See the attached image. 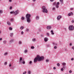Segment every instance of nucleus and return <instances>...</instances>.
<instances>
[{"instance_id":"nucleus-16","label":"nucleus","mask_w":74,"mask_h":74,"mask_svg":"<svg viewBox=\"0 0 74 74\" xmlns=\"http://www.w3.org/2000/svg\"><path fill=\"white\" fill-rule=\"evenodd\" d=\"M7 42V41H6V40H4L3 41V43H4V44H6Z\"/></svg>"},{"instance_id":"nucleus-43","label":"nucleus","mask_w":74,"mask_h":74,"mask_svg":"<svg viewBox=\"0 0 74 74\" xmlns=\"http://www.w3.org/2000/svg\"><path fill=\"white\" fill-rule=\"evenodd\" d=\"M54 49H56L57 48V47L56 46H55L54 47Z\"/></svg>"},{"instance_id":"nucleus-22","label":"nucleus","mask_w":74,"mask_h":74,"mask_svg":"<svg viewBox=\"0 0 74 74\" xmlns=\"http://www.w3.org/2000/svg\"><path fill=\"white\" fill-rule=\"evenodd\" d=\"M53 44L54 45H57V44L55 43H53Z\"/></svg>"},{"instance_id":"nucleus-30","label":"nucleus","mask_w":74,"mask_h":74,"mask_svg":"<svg viewBox=\"0 0 74 74\" xmlns=\"http://www.w3.org/2000/svg\"><path fill=\"white\" fill-rule=\"evenodd\" d=\"M22 63H23V64H25V61H23Z\"/></svg>"},{"instance_id":"nucleus-2","label":"nucleus","mask_w":74,"mask_h":74,"mask_svg":"<svg viewBox=\"0 0 74 74\" xmlns=\"http://www.w3.org/2000/svg\"><path fill=\"white\" fill-rule=\"evenodd\" d=\"M30 16H31L30 14H27L26 15L27 21L28 23H30V20H31Z\"/></svg>"},{"instance_id":"nucleus-25","label":"nucleus","mask_w":74,"mask_h":74,"mask_svg":"<svg viewBox=\"0 0 74 74\" xmlns=\"http://www.w3.org/2000/svg\"><path fill=\"white\" fill-rule=\"evenodd\" d=\"M60 2H61V4H63V0H60Z\"/></svg>"},{"instance_id":"nucleus-21","label":"nucleus","mask_w":74,"mask_h":74,"mask_svg":"<svg viewBox=\"0 0 74 74\" xmlns=\"http://www.w3.org/2000/svg\"><path fill=\"white\" fill-rule=\"evenodd\" d=\"M36 19H39V17H38V16H37L36 17Z\"/></svg>"},{"instance_id":"nucleus-54","label":"nucleus","mask_w":74,"mask_h":74,"mask_svg":"<svg viewBox=\"0 0 74 74\" xmlns=\"http://www.w3.org/2000/svg\"><path fill=\"white\" fill-rule=\"evenodd\" d=\"M53 69L54 70H55V69H56V67H54L53 68Z\"/></svg>"},{"instance_id":"nucleus-52","label":"nucleus","mask_w":74,"mask_h":74,"mask_svg":"<svg viewBox=\"0 0 74 74\" xmlns=\"http://www.w3.org/2000/svg\"><path fill=\"white\" fill-rule=\"evenodd\" d=\"M10 14H12L13 13H14V12H10Z\"/></svg>"},{"instance_id":"nucleus-42","label":"nucleus","mask_w":74,"mask_h":74,"mask_svg":"<svg viewBox=\"0 0 74 74\" xmlns=\"http://www.w3.org/2000/svg\"><path fill=\"white\" fill-rule=\"evenodd\" d=\"M26 73V71H25L23 73V74H25Z\"/></svg>"},{"instance_id":"nucleus-23","label":"nucleus","mask_w":74,"mask_h":74,"mask_svg":"<svg viewBox=\"0 0 74 74\" xmlns=\"http://www.w3.org/2000/svg\"><path fill=\"white\" fill-rule=\"evenodd\" d=\"M56 8H59V6H58V5H56Z\"/></svg>"},{"instance_id":"nucleus-63","label":"nucleus","mask_w":74,"mask_h":74,"mask_svg":"<svg viewBox=\"0 0 74 74\" xmlns=\"http://www.w3.org/2000/svg\"><path fill=\"white\" fill-rule=\"evenodd\" d=\"M71 45H72V44L71 43V44H70V46H71Z\"/></svg>"},{"instance_id":"nucleus-36","label":"nucleus","mask_w":74,"mask_h":74,"mask_svg":"<svg viewBox=\"0 0 74 74\" xmlns=\"http://www.w3.org/2000/svg\"><path fill=\"white\" fill-rule=\"evenodd\" d=\"M32 41H36V39L35 38H34L33 39Z\"/></svg>"},{"instance_id":"nucleus-13","label":"nucleus","mask_w":74,"mask_h":74,"mask_svg":"<svg viewBox=\"0 0 74 74\" xmlns=\"http://www.w3.org/2000/svg\"><path fill=\"white\" fill-rule=\"evenodd\" d=\"M22 58L21 57L20 58V61H19V62H21V60H22Z\"/></svg>"},{"instance_id":"nucleus-5","label":"nucleus","mask_w":74,"mask_h":74,"mask_svg":"<svg viewBox=\"0 0 74 74\" xmlns=\"http://www.w3.org/2000/svg\"><path fill=\"white\" fill-rule=\"evenodd\" d=\"M18 13L19 12H18V10H17L16 11L14 12V15H17V14H18Z\"/></svg>"},{"instance_id":"nucleus-1","label":"nucleus","mask_w":74,"mask_h":74,"mask_svg":"<svg viewBox=\"0 0 74 74\" xmlns=\"http://www.w3.org/2000/svg\"><path fill=\"white\" fill-rule=\"evenodd\" d=\"M44 59V57H40L39 55H37V57L35 58L34 60V62H36L37 60L38 62Z\"/></svg>"},{"instance_id":"nucleus-28","label":"nucleus","mask_w":74,"mask_h":74,"mask_svg":"<svg viewBox=\"0 0 74 74\" xmlns=\"http://www.w3.org/2000/svg\"><path fill=\"white\" fill-rule=\"evenodd\" d=\"M7 54H8V53L6 52L4 53V55H7Z\"/></svg>"},{"instance_id":"nucleus-61","label":"nucleus","mask_w":74,"mask_h":74,"mask_svg":"<svg viewBox=\"0 0 74 74\" xmlns=\"http://www.w3.org/2000/svg\"><path fill=\"white\" fill-rule=\"evenodd\" d=\"M0 40H2V38H0Z\"/></svg>"},{"instance_id":"nucleus-15","label":"nucleus","mask_w":74,"mask_h":74,"mask_svg":"<svg viewBox=\"0 0 74 74\" xmlns=\"http://www.w3.org/2000/svg\"><path fill=\"white\" fill-rule=\"evenodd\" d=\"M63 66H66V64L64 62L62 64Z\"/></svg>"},{"instance_id":"nucleus-41","label":"nucleus","mask_w":74,"mask_h":74,"mask_svg":"<svg viewBox=\"0 0 74 74\" xmlns=\"http://www.w3.org/2000/svg\"><path fill=\"white\" fill-rule=\"evenodd\" d=\"M59 4V2H58L57 3V5H58Z\"/></svg>"},{"instance_id":"nucleus-59","label":"nucleus","mask_w":74,"mask_h":74,"mask_svg":"<svg viewBox=\"0 0 74 74\" xmlns=\"http://www.w3.org/2000/svg\"><path fill=\"white\" fill-rule=\"evenodd\" d=\"M67 49H64V50H65V51H67Z\"/></svg>"},{"instance_id":"nucleus-6","label":"nucleus","mask_w":74,"mask_h":74,"mask_svg":"<svg viewBox=\"0 0 74 74\" xmlns=\"http://www.w3.org/2000/svg\"><path fill=\"white\" fill-rule=\"evenodd\" d=\"M48 38L47 37H45L44 38V40L45 42H47L48 41Z\"/></svg>"},{"instance_id":"nucleus-53","label":"nucleus","mask_w":74,"mask_h":74,"mask_svg":"<svg viewBox=\"0 0 74 74\" xmlns=\"http://www.w3.org/2000/svg\"><path fill=\"white\" fill-rule=\"evenodd\" d=\"M46 62H49V60H46Z\"/></svg>"},{"instance_id":"nucleus-10","label":"nucleus","mask_w":74,"mask_h":74,"mask_svg":"<svg viewBox=\"0 0 74 74\" xmlns=\"http://www.w3.org/2000/svg\"><path fill=\"white\" fill-rule=\"evenodd\" d=\"M47 28L48 29H50L51 28V27L50 26H48Z\"/></svg>"},{"instance_id":"nucleus-27","label":"nucleus","mask_w":74,"mask_h":74,"mask_svg":"<svg viewBox=\"0 0 74 74\" xmlns=\"http://www.w3.org/2000/svg\"><path fill=\"white\" fill-rule=\"evenodd\" d=\"M31 49H34V46H32L31 47Z\"/></svg>"},{"instance_id":"nucleus-45","label":"nucleus","mask_w":74,"mask_h":74,"mask_svg":"<svg viewBox=\"0 0 74 74\" xmlns=\"http://www.w3.org/2000/svg\"><path fill=\"white\" fill-rule=\"evenodd\" d=\"M19 44H21V43H22V42L20 41H19Z\"/></svg>"},{"instance_id":"nucleus-64","label":"nucleus","mask_w":74,"mask_h":74,"mask_svg":"<svg viewBox=\"0 0 74 74\" xmlns=\"http://www.w3.org/2000/svg\"><path fill=\"white\" fill-rule=\"evenodd\" d=\"M36 0H33V1H36Z\"/></svg>"},{"instance_id":"nucleus-49","label":"nucleus","mask_w":74,"mask_h":74,"mask_svg":"<svg viewBox=\"0 0 74 74\" xmlns=\"http://www.w3.org/2000/svg\"><path fill=\"white\" fill-rule=\"evenodd\" d=\"M9 29L10 30H12V28H11V27H10V28H9Z\"/></svg>"},{"instance_id":"nucleus-38","label":"nucleus","mask_w":74,"mask_h":74,"mask_svg":"<svg viewBox=\"0 0 74 74\" xmlns=\"http://www.w3.org/2000/svg\"><path fill=\"white\" fill-rule=\"evenodd\" d=\"M10 10H12V7H10Z\"/></svg>"},{"instance_id":"nucleus-62","label":"nucleus","mask_w":74,"mask_h":74,"mask_svg":"<svg viewBox=\"0 0 74 74\" xmlns=\"http://www.w3.org/2000/svg\"><path fill=\"white\" fill-rule=\"evenodd\" d=\"M55 8H53V10H55Z\"/></svg>"},{"instance_id":"nucleus-39","label":"nucleus","mask_w":74,"mask_h":74,"mask_svg":"<svg viewBox=\"0 0 74 74\" xmlns=\"http://www.w3.org/2000/svg\"><path fill=\"white\" fill-rule=\"evenodd\" d=\"M28 74H30V73H31V72H30V71H28Z\"/></svg>"},{"instance_id":"nucleus-60","label":"nucleus","mask_w":74,"mask_h":74,"mask_svg":"<svg viewBox=\"0 0 74 74\" xmlns=\"http://www.w3.org/2000/svg\"><path fill=\"white\" fill-rule=\"evenodd\" d=\"M49 45H47V47H49Z\"/></svg>"},{"instance_id":"nucleus-20","label":"nucleus","mask_w":74,"mask_h":74,"mask_svg":"<svg viewBox=\"0 0 74 74\" xmlns=\"http://www.w3.org/2000/svg\"><path fill=\"white\" fill-rule=\"evenodd\" d=\"M23 61V60H21V62H19L20 63V64H22V63Z\"/></svg>"},{"instance_id":"nucleus-3","label":"nucleus","mask_w":74,"mask_h":74,"mask_svg":"<svg viewBox=\"0 0 74 74\" xmlns=\"http://www.w3.org/2000/svg\"><path fill=\"white\" fill-rule=\"evenodd\" d=\"M42 9L43 12H45V13H47V12H48V10H47V9H46V7L45 6H42Z\"/></svg>"},{"instance_id":"nucleus-17","label":"nucleus","mask_w":74,"mask_h":74,"mask_svg":"<svg viewBox=\"0 0 74 74\" xmlns=\"http://www.w3.org/2000/svg\"><path fill=\"white\" fill-rule=\"evenodd\" d=\"M63 69H66V66H64V65H63Z\"/></svg>"},{"instance_id":"nucleus-37","label":"nucleus","mask_w":74,"mask_h":74,"mask_svg":"<svg viewBox=\"0 0 74 74\" xmlns=\"http://www.w3.org/2000/svg\"><path fill=\"white\" fill-rule=\"evenodd\" d=\"M22 20H23L24 19H25V18L23 17H22L21 18Z\"/></svg>"},{"instance_id":"nucleus-56","label":"nucleus","mask_w":74,"mask_h":74,"mask_svg":"<svg viewBox=\"0 0 74 74\" xmlns=\"http://www.w3.org/2000/svg\"><path fill=\"white\" fill-rule=\"evenodd\" d=\"M27 32H28L29 31V29H27L26 30Z\"/></svg>"},{"instance_id":"nucleus-40","label":"nucleus","mask_w":74,"mask_h":74,"mask_svg":"<svg viewBox=\"0 0 74 74\" xmlns=\"http://www.w3.org/2000/svg\"><path fill=\"white\" fill-rule=\"evenodd\" d=\"M27 51L26 50H25V53H27Z\"/></svg>"},{"instance_id":"nucleus-7","label":"nucleus","mask_w":74,"mask_h":74,"mask_svg":"<svg viewBox=\"0 0 74 74\" xmlns=\"http://www.w3.org/2000/svg\"><path fill=\"white\" fill-rule=\"evenodd\" d=\"M61 18H62V16H58L57 19L58 20H59Z\"/></svg>"},{"instance_id":"nucleus-26","label":"nucleus","mask_w":74,"mask_h":74,"mask_svg":"<svg viewBox=\"0 0 74 74\" xmlns=\"http://www.w3.org/2000/svg\"><path fill=\"white\" fill-rule=\"evenodd\" d=\"M23 28H24V27H20L21 29H23Z\"/></svg>"},{"instance_id":"nucleus-24","label":"nucleus","mask_w":74,"mask_h":74,"mask_svg":"<svg viewBox=\"0 0 74 74\" xmlns=\"http://www.w3.org/2000/svg\"><path fill=\"white\" fill-rule=\"evenodd\" d=\"M32 61H30V62H29V64H32Z\"/></svg>"},{"instance_id":"nucleus-34","label":"nucleus","mask_w":74,"mask_h":74,"mask_svg":"<svg viewBox=\"0 0 74 74\" xmlns=\"http://www.w3.org/2000/svg\"><path fill=\"white\" fill-rule=\"evenodd\" d=\"M57 66H60V64L59 63H58L57 64Z\"/></svg>"},{"instance_id":"nucleus-55","label":"nucleus","mask_w":74,"mask_h":74,"mask_svg":"<svg viewBox=\"0 0 74 74\" xmlns=\"http://www.w3.org/2000/svg\"><path fill=\"white\" fill-rule=\"evenodd\" d=\"M72 49L74 50V46L72 47Z\"/></svg>"},{"instance_id":"nucleus-19","label":"nucleus","mask_w":74,"mask_h":74,"mask_svg":"<svg viewBox=\"0 0 74 74\" xmlns=\"http://www.w3.org/2000/svg\"><path fill=\"white\" fill-rule=\"evenodd\" d=\"M46 34L47 36H49V33H47Z\"/></svg>"},{"instance_id":"nucleus-4","label":"nucleus","mask_w":74,"mask_h":74,"mask_svg":"<svg viewBox=\"0 0 74 74\" xmlns=\"http://www.w3.org/2000/svg\"><path fill=\"white\" fill-rule=\"evenodd\" d=\"M69 29L70 30H73L74 29V26L73 25H71L69 26Z\"/></svg>"},{"instance_id":"nucleus-58","label":"nucleus","mask_w":74,"mask_h":74,"mask_svg":"<svg viewBox=\"0 0 74 74\" xmlns=\"http://www.w3.org/2000/svg\"><path fill=\"white\" fill-rule=\"evenodd\" d=\"M1 31L0 30V34H1Z\"/></svg>"},{"instance_id":"nucleus-48","label":"nucleus","mask_w":74,"mask_h":74,"mask_svg":"<svg viewBox=\"0 0 74 74\" xmlns=\"http://www.w3.org/2000/svg\"><path fill=\"white\" fill-rule=\"evenodd\" d=\"M13 20H13V19H11L10 21H13Z\"/></svg>"},{"instance_id":"nucleus-9","label":"nucleus","mask_w":74,"mask_h":74,"mask_svg":"<svg viewBox=\"0 0 74 74\" xmlns=\"http://www.w3.org/2000/svg\"><path fill=\"white\" fill-rule=\"evenodd\" d=\"M14 40L12 39H11L10 40V42H14Z\"/></svg>"},{"instance_id":"nucleus-50","label":"nucleus","mask_w":74,"mask_h":74,"mask_svg":"<svg viewBox=\"0 0 74 74\" xmlns=\"http://www.w3.org/2000/svg\"><path fill=\"white\" fill-rule=\"evenodd\" d=\"M73 9V8H70V10H72Z\"/></svg>"},{"instance_id":"nucleus-35","label":"nucleus","mask_w":74,"mask_h":74,"mask_svg":"<svg viewBox=\"0 0 74 74\" xmlns=\"http://www.w3.org/2000/svg\"><path fill=\"white\" fill-rule=\"evenodd\" d=\"M64 70V69H63V68H61V70L62 71H63Z\"/></svg>"},{"instance_id":"nucleus-47","label":"nucleus","mask_w":74,"mask_h":74,"mask_svg":"<svg viewBox=\"0 0 74 74\" xmlns=\"http://www.w3.org/2000/svg\"><path fill=\"white\" fill-rule=\"evenodd\" d=\"M71 60L73 61V60H74V58H72L71 59Z\"/></svg>"},{"instance_id":"nucleus-18","label":"nucleus","mask_w":74,"mask_h":74,"mask_svg":"<svg viewBox=\"0 0 74 74\" xmlns=\"http://www.w3.org/2000/svg\"><path fill=\"white\" fill-rule=\"evenodd\" d=\"M53 5H57L56 3V2H54V3H53Z\"/></svg>"},{"instance_id":"nucleus-51","label":"nucleus","mask_w":74,"mask_h":74,"mask_svg":"<svg viewBox=\"0 0 74 74\" xmlns=\"http://www.w3.org/2000/svg\"><path fill=\"white\" fill-rule=\"evenodd\" d=\"M54 1V0H50V1L51 2L53 1Z\"/></svg>"},{"instance_id":"nucleus-44","label":"nucleus","mask_w":74,"mask_h":74,"mask_svg":"<svg viewBox=\"0 0 74 74\" xmlns=\"http://www.w3.org/2000/svg\"><path fill=\"white\" fill-rule=\"evenodd\" d=\"M72 72V71H71V70L70 71H69V73H71Z\"/></svg>"},{"instance_id":"nucleus-29","label":"nucleus","mask_w":74,"mask_h":74,"mask_svg":"<svg viewBox=\"0 0 74 74\" xmlns=\"http://www.w3.org/2000/svg\"><path fill=\"white\" fill-rule=\"evenodd\" d=\"M7 62H5L4 63V65H7Z\"/></svg>"},{"instance_id":"nucleus-31","label":"nucleus","mask_w":74,"mask_h":74,"mask_svg":"<svg viewBox=\"0 0 74 74\" xmlns=\"http://www.w3.org/2000/svg\"><path fill=\"white\" fill-rule=\"evenodd\" d=\"M3 12V11L1 10H0V14H1Z\"/></svg>"},{"instance_id":"nucleus-32","label":"nucleus","mask_w":74,"mask_h":74,"mask_svg":"<svg viewBox=\"0 0 74 74\" xmlns=\"http://www.w3.org/2000/svg\"><path fill=\"white\" fill-rule=\"evenodd\" d=\"M12 65H11V63H10L9 64V66L10 67H11V66Z\"/></svg>"},{"instance_id":"nucleus-14","label":"nucleus","mask_w":74,"mask_h":74,"mask_svg":"<svg viewBox=\"0 0 74 74\" xmlns=\"http://www.w3.org/2000/svg\"><path fill=\"white\" fill-rule=\"evenodd\" d=\"M51 34H52V35L54 34V33L53 32V30H51Z\"/></svg>"},{"instance_id":"nucleus-11","label":"nucleus","mask_w":74,"mask_h":74,"mask_svg":"<svg viewBox=\"0 0 74 74\" xmlns=\"http://www.w3.org/2000/svg\"><path fill=\"white\" fill-rule=\"evenodd\" d=\"M7 23L9 26H10V25H11V23L9 22H8Z\"/></svg>"},{"instance_id":"nucleus-33","label":"nucleus","mask_w":74,"mask_h":74,"mask_svg":"<svg viewBox=\"0 0 74 74\" xmlns=\"http://www.w3.org/2000/svg\"><path fill=\"white\" fill-rule=\"evenodd\" d=\"M72 23H74V20H72L71 21Z\"/></svg>"},{"instance_id":"nucleus-57","label":"nucleus","mask_w":74,"mask_h":74,"mask_svg":"<svg viewBox=\"0 0 74 74\" xmlns=\"http://www.w3.org/2000/svg\"><path fill=\"white\" fill-rule=\"evenodd\" d=\"M9 2H10V3H11V0H9Z\"/></svg>"},{"instance_id":"nucleus-46","label":"nucleus","mask_w":74,"mask_h":74,"mask_svg":"<svg viewBox=\"0 0 74 74\" xmlns=\"http://www.w3.org/2000/svg\"><path fill=\"white\" fill-rule=\"evenodd\" d=\"M23 34V32L22 31L21 32V34Z\"/></svg>"},{"instance_id":"nucleus-12","label":"nucleus","mask_w":74,"mask_h":74,"mask_svg":"<svg viewBox=\"0 0 74 74\" xmlns=\"http://www.w3.org/2000/svg\"><path fill=\"white\" fill-rule=\"evenodd\" d=\"M14 34H13V33H11L10 34V37H12L13 36Z\"/></svg>"},{"instance_id":"nucleus-8","label":"nucleus","mask_w":74,"mask_h":74,"mask_svg":"<svg viewBox=\"0 0 74 74\" xmlns=\"http://www.w3.org/2000/svg\"><path fill=\"white\" fill-rule=\"evenodd\" d=\"M73 15V13L72 12H71V13H69L68 14V16H71V15Z\"/></svg>"}]
</instances>
